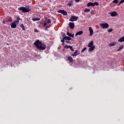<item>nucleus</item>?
Segmentation results:
<instances>
[{
    "label": "nucleus",
    "instance_id": "obj_13",
    "mask_svg": "<svg viewBox=\"0 0 124 124\" xmlns=\"http://www.w3.org/2000/svg\"><path fill=\"white\" fill-rule=\"evenodd\" d=\"M89 6H94V4L92 2H90L87 3V7H89Z\"/></svg>",
    "mask_w": 124,
    "mask_h": 124
},
{
    "label": "nucleus",
    "instance_id": "obj_24",
    "mask_svg": "<svg viewBox=\"0 0 124 124\" xmlns=\"http://www.w3.org/2000/svg\"><path fill=\"white\" fill-rule=\"evenodd\" d=\"M6 22H10V23H11V22H12V18L9 17V18L8 19Z\"/></svg>",
    "mask_w": 124,
    "mask_h": 124
},
{
    "label": "nucleus",
    "instance_id": "obj_33",
    "mask_svg": "<svg viewBox=\"0 0 124 124\" xmlns=\"http://www.w3.org/2000/svg\"><path fill=\"white\" fill-rule=\"evenodd\" d=\"M124 3V0H121L120 2L119 3L121 4V3Z\"/></svg>",
    "mask_w": 124,
    "mask_h": 124
},
{
    "label": "nucleus",
    "instance_id": "obj_22",
    "mask_svg": "<svg viewBox=\"0 0 124 124\" xmlns=\"http://www.w3.org/2000/svg\"><path fill=\"white\" fill-rule=\"evenodd\" d=\"M46 20H47L46 23L47 24H51V22H52V20L50 19L47 18V19H46Z\"/></svg>",
    "mask_w": 124,
    "mask_h": 124
},
{
    "label": "nucleus",
    "instance_id": "obj_21",
    "mask_svg": "<svg viewBox=\"0 0 124 124\" xmlns=\"http://www.w3.org/2000/svg\"><path fill=\"white\" fill-rule=\"evenodd\" d=\"M65 39L66 40H72V39L68 36H65Z\"/></svg>",
    "mask_w": 124,
    "mask_h": 124
},
{
    "label": "nucleus",
    "instance_id": "obj_26",
    "mask_svg": "<svg viewBox=\"0 0 124 124\" xmlns=\"http://www.w3.org/2000/svg\"><path fill=\"white\" fill-rule=\"evenodd\" d=\"M69 49H70L72 52H74V49H73V47H72V46H70Z\"/></svg>",
    "mask_w": 124,
    "mask_h": 124
},
{
    "label": "nucleus",
    "instance_id": "obj_10",
    "mask_svg": "<svg viewBox=\"0 0 124 124\" xmlns=\"http://www.w3.org/2000/svg\"><path fill=\"white\" fill-rule=\"evenodd\" d=\"M94 49H95V46H93L90 47V48L88 49L89 52H92V51L94 50Z\"/></svg>",
    "mask_w": 124,
    "mask_h": 124
},
{
    "label": "nucleus",
    "instance_id": "obj_37",
    "mask_svg": "<svg viewBox=\"0 0 124 124\" xmlns=\"http://www.w3.org/2000/svg\"><path fill=\"white\" fill-rule=\"evenodd\" d=\"M50 28L49 26H46V27L45 28V30L46 31H47V30H48L47 28Z\"/></svg>",
    "mask_w": 124,
    "mask_h": 124
},
{
    "label": "nucleus",
    "instance_id": "obj_43",
    "mask_svg": "<svg viewBox=\"0 0 124 124\" xmlns=\"http://www.w3.org/2000/svg\"><path fill=\"white\" fill-rule=\"evenodd\" d=\"M65 33H64V34L62 35V37H63H63H65Z\"/></svg>",
    "mask_w": 124,
    "mask_h": 124
},
{
    "label": "nucleus",
    "instance_id": "obj_1",
    "mask_svg": "<svg viewBox=\"0 0 124 124\" xmlns=\"http://www.w3.org/2000/svg\"><path fill=\"white\" fill-rule=\"evenodd\" d=\"M34 45L36 46L39 50H45L46 49V45L41 43L39 40H37L34 43Z\"/></svg>",
    "mask_w": 124,
    "mask_h": 124
},
{
    "label": "nucleus",
    "instance_id": "obj_6",
    "mask_svg": "<svg viewBox=\"0 0 124 124\" xmlns=\"http://www.w3.org/2000/svg\"><path fill=\"white\" fill-rule=\"evenodd\" d=\"M69 27L71 30H73L75 27V24L73 22H69Z\"/></svg>",
    "mask_w": 124,
    "mask_h": 124
},
{
    "label": "nucleus",
    "instance_id": "obj_38",
    "mask_svg": "<svg viewBox=\"0 0 124 124\" xmlns=\"http://www.w3.org/2000/svg\"><path fill=\"white\" fill-rule=\"evenodd\" d=\"M34 31L35 32H39V31L37 29H35Z\"/></svg>",
    "mask_w": 124,
    "mask_h": 124
},
{
    "label": "nucleus",
    "instance_id": "obj_39",
    "mask_svg": "<svg viewBox=\"0 0 124 124\" xmlns=\"http://www.w3.org/2000/svg\"><path fill=\"white\" fill-rule=\"evenodd\" d=\"M46 26H47V22H46L44 24V27H46Z\"/></svg>",
    "mask_w": 124,
    "mask_h": 124
},
{
    "label": "nucleus",
    "instance_id": "obj_36",
    "mask_svg": "<svg viewBox=\"0 0 124 124\" xmlns=\"http://www.w3.org/2000/svg\"><path fill=\"white\" fill-rule=\"evenodd\" d=\"M14 23H15V24H16V23H19V21L16 19V20L14 21Z\"/></svg>",
    "mask_w": 124,
    "mask_h": 124
},
{
    "label": "nucleus",
    "instance_id": "obj_14",
    "mask_svg": "<svg viewBox=\"0 0 124 124\" xmlns=\"http://www.w3.org/2000/svg\"><path fill=\"white\" fill-rule=\"evenodd\" d=\"M78 55H79V53H78V50H76L72 56L73 57H76V56H78Z\"/></svg>",
    "mask_w": 124,
    "mask_h": 124
},
{
    "label": "nucleus",
    "instance_id": "obj_2",
    "mask_svg": "<svg viewBox=\"0 0 124 124\" xmlns=\"http://www.w3.org/2000/svg\"><path fill=\"white\" fill-rule=\"evenodd\" d=\"M18 10L22 11L23 13H27V12H29L31 10L30 8V6H26V7H21L18 8Z\"/></svg>",
    "mask_w": 124,
    "mask_h": 124
},
{
    "label": "nucleus",
    "instance_id": "obj_28",
    "mask_svg": "<svg viewBox=\"0 0 124 124\" xmlns=\"http://www.w3.org/2000/svg\"><path fill=\"white\" fill-rule=\"evenodd\" d=\"M65 37H64L62 40H61V42H64L65 41Z\"/></svg>",
    "mask_w": 124,
    "mask_h": 124
},
{
    "label": "nucleus",
    "instance_id": "obj_45",
    "mask_svg": "<svg viewBox=\"0 0 124 124\" xmlns=\"http://www.w3.org/2000/svg\"><path fill=\"white\" fill-rule=\"evenodd\" d=\"M70 47H71V46H68V47L67 48H70Z\"/></svg>",
    "mask_w": 124,
    "mask_h": 124
},
{
    "label": "nucleus",
    "instance_id": "obj_27",
    "mask_svg": "<svg viewBox=\"0 0 124 124\" xmlns=\"http://www.w3.org/2000/svg\"><path fill=\"white\" fill-rule=\"evenodd\" d=\"M112 2H114V3H118V2H119V0H114Z\"/></svg>",
    "mask_w": 124,
    "mask_h": 124
},
{
    "label": "nucleus",
    "instance_id": "obj_3",
    "mask_svg": "<svg viewBox=\"0 0 124 124\" xmlns=\"http://www.w3.org/2000/svg\"><path fill=\"white\" fill-rule=\"evenodd\" d=\"M78 18L79 17L78 16H71V17L69 18V21L71 22H74V21H77Z\"/></svg>",
    "mask_w": 124,
    "mask_h": 124
},
{
    "label": "nucleus",
    "instance_id": "obj_41",
    "mask_svg": "<svg viewBox=\"0 0 124 124\" xmlns=\"http://www.w3.org/2000/svg\"><path fill=\"white\" fill-rule=\"evenodd\" d=\"M76 2H79L80 1V0H75Z\"/></svg>",
    "mask_w": 124,
    "mask_h": 124
},
{
    "label": "nucleus",
    "instance_id": "obj_30",
    "mask_svg": "<svg viewBox=\"0 0 124 124\" xmlns=\"http://www.w3.org/2000/svg\"><path fill=\"white\" fill-rule=\"evenodd\" d=\"M87 49V47H85L83 48V49L81 50V53H83V52H84V51H86V50Z\"/></svg>",
    "mask_w": 124,
    "mask_h": 124
},
{
    "label": "nucleus",
    "instance_id": "obj_7",
    "mask_svg": "<svg viewBox=\"0 0 124 124\" xmlns=\"http://www.w3.org/2000/svg\"><path fill=\"white\" fill-rule=\"evenodd\" d=\"M118 15V14L116 11H113L111 13H110V16L111 17H115Z\"/></svg>",
    "mask_w": 124,
    "mask_h": 124
},
{
    "label": "nucleus",
    "instance_id": "obj_11",
    "mask_svg": "<svg viewBox=\"0 0 124 124\" xmlns=\"http://www.w3.org/2000/svg\"><path fill=\"white\" fill-rule=\"evenodd\" d=\"M93 41H92L88 44L87 47L90 48V47H93Z\"/></svg>",
    "mask_w": 124,
    "mask_h": 124
},
{
    "label": "nucleus",
    "instance_id": "obj_25",
    "mask_svg": "<svg viewBox=\"0 0 124 124\" xmlns=\"http://www.w3.org/2000/svg\"><path fill=\"white\" fill-rule=\"evenodd\" d=\"M112 31H113V29L112 28L108 30V32H112Z\"/></svg>",
    "mask_w": 124,
    "mask_h": 124
},
{
    "label": "nucleus",
    "instance_id": "obj_19",
    "mask_svg": "<svg viewBox=\"0 0 124 124\" xmlns=\"http://www.w3.org/2000/svg\"><path fill=\"white\" fill-rule=\"evenodd\" d=\"M124 49V45H121L119 46V48L118 49H117V51H121V50H123Z\"/></svg>",
    "mask_w": 124,
    "mask_h": 124
},
{
    "label": "nucleus",
    "instance_id": "obj_9",
    "mask_svg": "<svg viewBox=\"0 0 124 124\" xmlns=\"http://www.w3.org/2000/svg\"><path fill=\"white\" fill-rule=\"evenodd\" d=\"M17 26V24H16V23H13L12 22V23H11V27L12 29H15L16 28V27Z\"/></svg>",
    "mask_w": 124,
    "mask_h": 124
},
{
    "label": "nucleus",
    "instance_id": "obj_32",
    "mask_svg": "<svg viewBox=\"0 0 124 124\" xmlns=\"http://www.w3.org/2000/svg\"><path fill=\"white\" fill-rule=\"evenodd\" d=\"M16 20H17L18 21H21V18H20V16H17L16 17Z\"/></svg>",
    "mask_w": 124,
    "mask_h": 124
},
{
    "label": "nucleus",
    "instance_id": "obj_4",
    "mask_svg": "<svg viewBox=\"0 0 124 124\" xmlns=\"http://www.w3.org/2000/svg\"><path fill=\"white\" fill-rule=\"evenodd\" d=\"M99 26L101 28H102V29H107L109 28V24L107 23L100 24Z\"/></svg>",
    "mask_w": 124,
    "mask_h": 124
},
{
    "label": "nucleus",
    "instance_id": "obj_29",
    "mask_svg": "<svg viewBox=\"0 0 124 124\" xmlns=\"http://www.w3.org/2000/svg\"><path fill=\"white\" fill-rule=\"evenodd\" d=\"M65 37H64L62 40H61V42H64L65 41Z\"/></svg>",
    "mask_w": 124,
    "mask_h": 124
},
{
    "label": "nucleus",
    "instance_id": "obj_8",
    "mask_svg": "<svg viewBox=\"0 0 124 124\" xmlns=\"http://www.w3.org/2000/svg\"><path fill=\"white\" fill-rule=\"evenodd\" d=\"M90 36H92L93 34V30L92 29V27H89Z\"/></svg>",
    "mask_w": 124,
    "mask_h": 124
},
{
    "label": "nucleus",
    "instance_id": "obj_17",
    "mask_svg": "<svg viewBox=\"0 0 124 124\" xmlns=\"http://www.w3.org/2000/svg\"><path fill=\"white\" fill-rule=\"evenodd\" d=\"M116 42H112V43H110L109 45L108 46L109 47H111V46H115V45H116Z\"/></svg>",
    "mask_w": 124,
    "mask_h": 124
},
{
    "label": "nucleus",
    "instance_id": "obj_31",
    "mask_svg": "<svg viewBox=\"0 0 124 124\" xmlns=\"http://www.w3.org/2000/svg\"><path fill=\"white\" fill-rule=\"evenodd\" d=\"M93 4H94V6L95 5L97 6V5H98L99 3H98V2H94L93 3Z\"/></svg>",
    "mask_w": 124,
    "mask_h": 124
},
{
    "label": "nucleus",
    "instance_id": "obj_44",
    "mask_svg": "<svg viewBox=\"0 0 124 124\" xmlns=\"http://www.w3.org/2000/svg\"><path fill=\"white\" fill-rule=\"evenodd\" d=\"M62 46L64 45V42H62Z\"/></svg>",
    "mask_w": 124,
    "mask_h": 124
},
{
    "label": "nucleus",
    "instance_id": "obj_46",
    "mask_svg": "<svg viewBox=\"0 0 124 124\" xmlns=\"http://www.w3.org/2000/svg\"><path fill=\"white\" fill-rule=\"evenodd\" d=\"M2 23H3V24H5V21H3Z\"/></svg>",
    "mask_w": 124,
    "mask_h": 124
},
{
    "label": "nucleus",
    "instance_id": "obj_40",
    "mask_svg": "<svg viewBox=\"0 0 124 124\" xmlns=\"http://www.w3.org/2000/svg\"><path fill=\"white\" fill-rule=\"evenodd\" d=\"M70 37H74V34H71V35H70Z\"/></svg>",
    "mask_w": 124,
    "mask_h": 124
},
{
    "label": "nucleus",
    "instance_id": "obj_18",
    "mask_svg": "<svg viewBox=\"0 0 124 124\" xmlns=\"http://www.w3.org/2000/svg\"><path fill=\"white\" fill-rule=\"evenodd\" d=\"M40 20V18H32V21H33V22H35V21H39Z\"/></svg>",
    "mask_w": 124,
    "mask_h": 124
},
{
    "label": "nucleus",
    "instance_id": "obj_5",
    "mask_svg": "<svg viewBox=\"0 0 124 124\" xmlns=\"http://www.w3.org/2000/svg\"><path fill=\"white\" fill-rule=\"evenodd\" d=\"M58 13H61V14H62V15H64V16H66L67 15V12L66 11H64V10H60L58 11Z\"/></svg>",
    "mask_w": 124,
    "mask_h": 124
},
{
    "label": "nucleus",
    "instance_id": "obj_34",
    "mask_svg": "<svg viewBox=\"0 0 124 124\" xmlns=\"http://www.w3.org/2000/svg\"><path fill=\"white\" fill-rule=\"evenodd\" d=\"M67 35H68V36H70L71 35V33H69V32H67Z\"/></svg>",
    "mask_w": 124,
    "mask_h": 124
},
{
    "label": "nucleus",
    "instance_id": "obj_16",
    "mask_svg": "<svg viewBox=\"0 0 124 124\" xmlns=\"http://www.w3.org/2000/svg\"><path fill=\"white\" fill-rule=\"evenodd\" d=\"M124 36L120 38V39L118 40V42H124Z\"/></svg>",
    "mask_w": 124,
    "mask_h": 124
},
{
    "label": "nucleus",
    "instance_id": "obj_20",
    "mask_svg": "<svg viewBox=\"0 0 124 124\" xmlns=\"http://www.w3.org/2000/svg\"><path fill=\"white\" fill-rule=\"evenodd\" d=\"M20 27L21 28L23 31H26V29H25V26H24L23 24H21Z\"/></svg>",
    "mask_w": 124,
    "mask_h": 124
},
{
    "label": "nucleus",
    "instance_id": "obj_23",
    "mask_svg": "<svg viewBox=\"0 0 124 124\" xmlns=\"http://www.w3.org/2000/svg\"><path fill=\"white\" fill-rule=\"evenodd\" d=\"M84 12H90L91 11V9H87V8H85L84 10Z\"/></svg>",
    "mask_w": 124,
    "mask_h": 124
},
{
    "label": "nucleus",
    "instance_id": "obj_12",
    "mask_svg": "<svg viewBox=\"0 0 124 124\" xmlns=\"http://www.w3.org/2000/svg\"><path fill=\"white\" fill-rule=\"evenodd\" d=\"M81 34H83V31H78L75 35V36H77V35H81Z\"/></svg>",
    "mask_w": 124,
    "mask_h": 124
},
{
    "label": "nucleus",
    "instance_id": "obj_47",
    "mask_svg": "<svg viewBox=\"0 0 124 124\" xmlns=\"http://www.w3.org/2000/svg\"><path fill=\"white\" fill-rule=\"evenodd\" d=\"M68 47V45H66L65 47L67 48Z\"/></svg>",
    "mask_w": 124,
    "mask_h": 124
},
{
    "label": "nucleus",
    "instance_id": "obj_42",
    "mask_svg": "<svg viewBox=\"0 0 124 124\" xmlns=\"http://www.w3.org/2000/svg\"><path fill=\"white\" fill-rule=\"evenodd\" d=\"M65 42L66 43H70V41H66Z\"/></svg>",
    "mask_w": 124,
    "mask_h": 124
},
{
    "label": "nucleus",
    "instance_id": "obj_15",
    "mask_svg": "<svg viewBox=\"0 0 124 124\" xmlns=\"http://www.w3.org/2000/svg\"><path fill=\"white\" fill-rule=\"evenodd\" d=\"M67 60L70 62H73V58H72L71 56H69Z\"/></svg>",
    "mask_w": 124,
    "mask_h": 124
},
{
    "label": "nucleus",
    "instance_id": "obj_35",
    "mask_svg": "<svg viewBox=\"0 0 124 124\" xmlns=\"http://www.w3.org/2000/svg\"><path fill=\"white\" fill-rule=\"evenodd\" d=\"M72 4V3L71 2H70L68 3V5H69V6H71Z\"/></svg>",
    "mask_w": 124,
    "mask_h": 124
}]
</instances>
